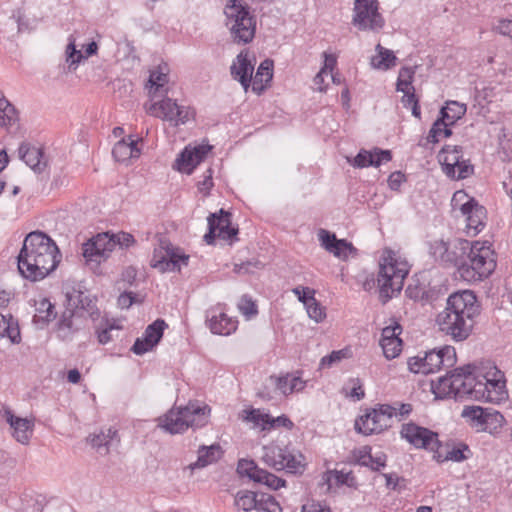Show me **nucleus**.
Listing matches in <instances>:
<instances>
[{
    "mask_svg": "<svg viewBox=\"0 0 512 512\" xmlns=\"http://www.w3.org/2000/svg\"><path fill=\"white\" fill-rule=\"evenodd\" d=\"M434 393L439 397L491 403L507 398L504 373L490 360L467 364L440 377Z\"/></svg>",
    "mask_w": 512,
    "mask_h": 512,
    "instance_id": "1",
    "label": "nucleus"
},
{
    "mask_svg": "<svg viewBox=\"0 0 512 512\" xmlns=\"http://www.w3.org/2000/svg\"><path fill=\"white\" fill-rule=\"evenodd\" d=\"M61 261L56 243L44 232H30L23 241L17 257L19 273L27 280H43Z\"/></svg>",
    "mask_w": 512,
    "mask_h": 512,
    "instance_id": "2",
    "label": "nucleus"
},
{
    "mask_svg": "<svg viewBox=\"0 0 512 512\" xmlns=\"http://www.w3.org/2000/svg\"><path fill=\"white\" fill-rule=\"evenodd\" d=\"M480 312V306L474 292L463 290L451 294L444 311L437 317L440 330L456 341H463L471 333L474 317Z\"/></svg>",
    "mask_w": 512,
    "mask_h": 512,
    "instance_id": "3",
    "label": "nucleus"
},
{
    "mask_svg": "<svg viewBox=\"0 0 512 512\" xmlns=\"http://www.w3.org/2000/svg\"><path fill=\"white\" fill-rule=\"evenodd\" d=\"M99 316L95 300L85 292L74 290L67 294V305L56 324V335L62 341H72L86 328L88 318L96 321Z\"/></svg>",
    "mask_w": 512,
    "mask_h": 512,
    "instance_id": "4",
    "label": "nucleus"
},
{
    "mask_svg": "<svg viewBox=\"0 0 512 512\" xmlns=\"http://www.w3.org/2000/svg\"><path fill=\"white\" fill-rule=\"evenodd\" d=\"M466 257L458 268L460 277L471 283L488 278L496 269V253L488 241H465Z\"/></svg>",
    "mask_w": 512,
    "mask_h": 512,
    "instance_id": "5",
    "label": "nucleus"
},
{
    "mask_svg": "<svg viewBox=\"0 0 512 512\" xmlns=\"http://www.w3.org/2000/svg\"><path fill=\"white\" fill-rule=\"evenodd\" d=\"M209 413V406L189 402L184 407H173L160 416L157 419L158 427L170 434H181L190 427L197 429L205 426Z\"/></svg>",
    "mask_w": 512,
    "mask_h": 512,
    "instance_id": "6",
    "label": "nucleus"
},
{
    "mask_svg": "<svg viewBox=\"0 0 512 512\" xmlns=\"http://www.w3.org/2000/svg\"><path fill=\"white\" fill-rule=\"evenodd\" d=\"M409 270L410 265L405 259L398 257L391 250L385 252L377 276L379 298L383 304L400 293Z\"/></svg>",
    "mask_w": 512,
    "mask_h": 512,
    "instance_id": "7",
    "label": "nucleus"
},
{
    "mask_svg": "<svg viewBox=\"0 0 512 512\" xmlns=\"http://www.w3.org/2000/svg\"><path fill=\"white\" fill-rule=\"evenodd\" d=\"M226 26L237 44L250 43L256 31V19L250 7L240 0H229L224 8Z\"/></svg>",
    "mask_w": 512,
    "mask_h": 512,
    "instance_id": "8",
    "label": "nucleus"
},
{
    "mask_svg": "<svg viewBox=\"0 0 512 512\" xmlns=\"http://www.w3.org/2000/svg\"><path fill=\"white\" fill-rule=\"evenodd\" d=\"M456 362V351L452 346H443L408 359V369L415 374H431L441 368H450Z\"/></svg>",
    "mask_w": 512,
    "mask_h": 512,
    "instance_id": "9",
    "label": "nucleus"
},
{
    "mask_svg": "<svg viewBox=\"0 0 512 512\" xmlns=\"http://www.w3.org/2000/svg\"><path fill=\"white\" fill-rule=\"evenodd\" d=\"M261 459L267 466L291 474H302L306 467L305 457L300 452L277 445L263 447Z\"/></svg>",
    "mask_w": 512,
    "mask_h": 512,
    "instance_id": "10",
    "label": "nucleus"
},
{
    "mask_svg": "<svg viewBox=\"0 0 512 512\" xmlns=\"http://www.w3.org/2000/svg\"><path fill=\"white\" fill-rule=\"evenodd\" d=\"M352 23L359 30L379 31L385 20L379 13L377 0H355Z\"/></svg>",
    "mask_w": 512,
    "mask_h": 512,
    "instance_id": "11",
    "label": "nucleus"
},
{
    "mask_svg": "<svg viewBox=\"0 0 512 512\" xmlns=\"http://www.w3.org/2000/svg\"><path fill=\"white\" fill-rule=\"evenodd\" d=\"M189 256L180 248L172 246L165 240L160 241V248L155 249L151 265L161 272L180 271L182 266H187Z\"/></svg>",
    "mask_w": 512,
    "mask_h": 512,
    "instance_id": "12",
    "label": "nucleus"
},
{
    "mask_svg": "<svg viewBox=\"0 0 512 512\" xmlns=\"http://www.w3.org/2000/svg\"><path fill=\"white\" fill-rule=\"evenodd\" d=\"M114 250L115 242L109 232L99 233L82 245V255L87 264L95 266L106 261Z\"/></svg>",
    "mask_w": 512,
    "mask_h": 512,
    "instance_id": "13",
    "label": "nucleus"
},
{
    "mask_svg": "<svg viewBox=\"0 0 512 512\" xmlns=\"http://www.w3.org/2000/svg\"><path fill=\"white\" fill-rule=\"evenodd\" d=\"M400 435L417 449L435 450L439 448L438 434L432 430L419 426L414 422L405 423L401 427Z\"/></svg>",
    "mask_w": 512,
    "mask_h": 512,
    "instance_id": "14",
    "label": "nucleus"
},
{
    "mask_svg": "<svg viewBox=\"0 0 512 512\" xmlns=\"http://www.w3.org/2000/svg\"><path fill=\"white\" fill-rule=\"evenodd\" d=\"M0 415L9 424L12 437L22 445H28L34 431V419L14 415L12 410L0 402Z\"/></svg>",
    "mask_w": 512,
    "mask_h": 512,
    "instance_id": "15",
    "label": "nucleus"
},
{
    "mask_svg": "<svg viewBox=\"0 0 512 512\" xmlns=\"http://www.w3.org/2000/svg\"><path fill=\"white\" fill-rule=\"evenodd\" d=\"M149 112L163 120L174 122L175 125L186 123L192 115L188 107L178 105L171 98L151 104Z\"/></svg>",
    "mask_w": 512,
    "mask_h": 512,
    "instance_id": "16",
    "label": "nucleus"
},
{
    "mask_svg": "<svg viewBox=\"0 0 512 512\" xmlns=\"http://www.w3.org/2000/svg\"><path fill=\"white\" fill-rule=\"evenodd\" d=\"M167 324L162 319L155 320L152 324L148 325L143 336L137 338L131 350L136 355H143L155 347L163 336L164 329Z\"/></svg>",
    "mask_w": 512,
    "mask_h": 512,
    "instance_id": "17",
    "label": "nucleus"
},
{
    "mask_svg": "<svg viewBox=\"0 0 512 512\" xmlns=\"http://www.w3.org/2000/svg\"><path fill=\"white\" fill-rule=\"evenodd\" d=\"M19 158L35 173L42 174L47 168V159L43 149L28 141H23L18 147Z\"/></svg>",
    "mask_w": 512,
    "mask_h": 512,
    "instance_id": "18",
    "label": "nucleus"
},
{
    "mask_svg": "<svg viewBox=\"0 0 512 512\" xmlns=\"http://www.w3.org/2000/svg\"><path fill=\"white\" fill-rule=\"evenodd\" d=\"M461 213L466 217L467 232L478 234L485 226L486 209L474 198L468 199L460 207Z\"/></svg>",
    "mask_w": 512,
    "mask_h": 512,
    "instance_id": "19",
    "label": "nucleus"
},
{
    "mask_svg": "<svg viewBox=\"0 0 512 512\" xmlns=\"http://www.w3.org/2000/svg\"><path fill=\"white\" fill-rule=\"evenodd\" d=\"M212 146L202 144L194 148L186 147L176 159V166L180 172L192 173L194 168L206 157Z\"/></svg>",
    "mask_w": 512,
    "mask_h": 512,
    "instance_id": "20",
    "label": "nucleus"
},
{
    "mask_svg": "<svg viewBox=\"0 0 512 512\" xmlns=\"http://www.w3.org/2000/svg\"><path fill=\"white\" fill-rule=\"evenodd\" d=\"M318 238L321 246L337 258L346 260L349 254L355 251L352 243L345 239H337L336 235L328 230L320 229L318 232Z\"/></svg>",
    "mask_w": 512,
    "mask_h": 512,
    "instance_id": "21",
    "label": "nucleus"
},
{
    "mask_svg": "<svg viewBox=\"0 0 512 512\" xmlns=\"http://www.w3.org/2000/svg\"><path fill=\"white\" fill-rule=\"evenodd\" d=\"M208 326L212 333L218 335H230L235 332L238 326V321L235 318L229 317L223 311L213 308L207 314Z\"/></svg>",
    "mask_w": 512,
    "mask_h": 512,
    "instance_id": "22",
    "label": "nucleus"
},
{
    "mask_svg": "<svg viewBox=\"0 0 512 512\" xmlns=\"http://www.w3.org/2000/svg\"><path fill=\"white\" fill-rule=\"evenodd\" d=\"M20 126V112L0 90V129L12 131Z\"/></svg>",
    "mask_w": 512,
    "mask_h": 512,
    "instance_id": "23",
    "label": "nucleus"
},
{
    "mask_svg": "<svg viewBox=\"0 0 512 512\" xmlns=\"http://www.w3.org/2000/svg\"><path fill=\"white\" fill-rule=\"evenodd\" d=\"M253 70L254 65L249 60L248 54L243 52L236 57L230 67L232 78L239 81L245 91L250 87Z\"/></svg>",
    "mask_w": 512,
    "mask_h": 512,
    "instance_id": "24",
    "label": "nucleus"
},
{
    "mask_svg": "<svg viewBox=\"0 0 512 512\" xmlns=\"http://www.w3.org/2000/svg\"><path fill=\"white\" fill-rule=\"evenodd\" d=\"M392 159L390 150H382L375 148L373 151L361 149L354 157L352 165L357 168H364L369 166L378 167L382 163L389 162Z\"/></svg>",
    "mask_w": 512,
    "mask_h": 512,
    "instance_id": "25",
    "label": "nucleus"
},
{
    "mask_svg": "<svg viewBox=\"0 0 512 512\" xmlns=\"http://www.w3.org/2000/svg\"><path fill=\"white\" fill-rule=\"evenodd\" d=\"M390 424L383 421L377 412L372 409L360 416L355 422V429L363 435H371L380 433L386 429Z\"/></svg>",
    "mask_w": 512,
    "mask_h": 512,
    "instance_id": "26",
    "label": "nucleus"
},
{
    "mask_svg": "<svg viewBox=\"0 0 512 512\" xmlns=\"http://www.w3.org/2000/svg\"><path fill=\"white\" fill-rule=\"evenodd\" d=\"M230 218L231 214L221 209L219 213L210 214L208 217V225L213 222L218 237L224 240H229L238 233V229L231 226Z\"/></svg>",
    "mask_w": 512,
    "mask_h": 512,
    "instance_id": "27",
    "label": "nucleus"
},
{
    "mask_svg": "<svg viewBox=\"0 0 512 512\" xmlns=\"http://www.w3.org/2000/svg\"><path fill=\"white\" fill-rule=\"evenodd\" d=\"M197 454V460L188 465V469L191 471L207 467L208 465L217 462L221 458L223 451L221 446L215 443L210 446H200L198 448Z\"/></svg>",
    "mask_w": 512,
    "mask_h": 512,
    "instance_id": "28",
    "label": "nucleus"
},
{
    "mask_svg": "<svg viewBox=\"0 0 512 512\" xmlns=\"http://www.w3.org/2000/svg\"><path fill=\"white\" fill-rule=\"evenodd\" d=\"M355 461L365 467H369L374 471H378L381 468L385 467L387 456L382 451L371 454V448L369 446H364L356 451H354Z\"/></svg>",
    "mask_w": 512,
    "mask_h": 512,
    "instance_id": "29",
    "label": "nucleus"
},
{
    "mask_svg": "<svg viewBox=\"0 0 512 512\" xmlns=\"http://www.w3.org/2000/svg\"><path fill=\"white\" fill-rule=\"evenodd\" d=\"M463 157L461 146L446 145L439 153V161L442 164L443 171L448 177H454L456 164Z\"/></svg>",
    "mask_w": 512,
    "mask_h": 512,
    "instance_id": "30",
    "label": "nucleus"
},
{
    "mask_svg": "<svg viewBox=\"0 0 512 512\" xmlns=\"http://www.w3.org/2000/svg\"><path fill=\"white\" fill-rule=\"evenodd\" d=\"M272 77L273 61L270 59H265L260 63L253 78V91L260 94L266 88V85L272 80Z\"/></svg>",
    "mask_w": 512,
    "mask_h": 512,
    "instance_id": "31",
    "label": "nucleus"
},
{
    "mask_svg": "<svg viewBox=\"0 0 512 512\" xmlns=\"http://www.w3.org/2000/svg\"><path fill=\"white\" fill-rule=\"evenodd\" d=\"M113 157L118 162H124L131 158H136L140 155V150L137 147V141L129 139V141L122 139L118 141L113 150Z\"/></svg>",
    "mask_w": 512,
    "mask_h": 512,
    "instance_id": "32",
    "label": "nucleus"
},
{
    "mask_svg": "<svg viewBox=\"0 0 512 512\" xmlns=\"http://www.w3.org/2000/svg\"><path fill=\"white\" fill-rule=\"evenodd\" d=\"M465 241L466 240H457L453 243L449 242L441 264L457 266V268H459V265L464 260L467 253V248L464 247L463 244Z\"/></svg>",
    "mask_w": 512,
    "mask_h": 512,
    "instance_id": "33",
    "label": "nucleus"
},
{
    "mask_svg": "<svg viewBox=\"0 0 512 512\" xmlns=\"http://www.w3.org/2000/svg\"><path fill=\"white\" fill-rule=\"evenodd\" d=\"M116 437L117 430L109 427L105 431H101L99 434L93 435L90 438V442L101 455H106L108 454L110 446Z\"/></svg>",
    "mask_w": 512,
    "mask_h": 512,
    "instance_id": "34",
    "label": "nucleus"
},
{
    "mask_svg": "<svg viewBox=\"0 0 512 512\" xmlns=\"http://www.w3.org/2000/svg\"><path fill=\"white\" fill-rule=\"evenodd\" d=\"M377 55L371 58V65L376 69L388 70L396 65V56L392 50L382 47L380 44L375 48Z\"/></svg>",
    "mask_w": 512,
    "mask_h": 512,
    "instance_id": "35",
    "label": "nucleus"
},
{
    "mask_svg": "<svg viewBox=\"0 0 512 512\" xmlns=\"http://www.w3.org/2000/svg\"><path fill=\"white\" fill-rule=\"evenodd\" d=\"M467 111V106L458 101H447L441 108L440 115L447 121L448 125H454Z\"/></svg>",
    "mask_w": 512,
    "mask_h": 512,
    "instance_id": "36",
    "label": "nucleus"
},
{
    "mask_svg": "<svg viewBox=\"0 0 512 512\" xmlns=\"http://www.w3.org/2000/svg\"><path fill=\"white\" fill-rule=\"evenodd\" d=\"M302 303L305 305L309 317L316 322H320L325 318L323 307L317 302L314 297V291L310 288L303 290Z\"/></svg>",
    "mask_w": 512,
    "mask_h": 512,
    "instance_id": "37",
    "label": "nucleus"
},
{
    "mask_svg": "<svg viewBox=\"0 0 512 512\" xmlns=\"http://www.w3.org/2000/svg\"><path fill=\"white\" fill-rule=\"evenodd\" d=\"M306 382L300 376L287 374L286 376L278 377L276 379V387L283 394H291L293 392L302 391L305 388Z\"/></svg>",
    "mask_w": 512,
    "mask_h": 512,
    "instance_id": "38",
    "label": "nucleus"
},
{
    "mask_svg": "<svg viewBox=\"0 0 512 512\" xmlns=\"http://www.w3.org/2000/svg\"><path fill=\"white\" fill-rule=\"evenodd\" d=\"M489 410L490 408H482L480 406H466L461 415L469 421L473 428L481 431Z\"/></svg>",
    "mask_w": 512,
    "mask_h": 512,
    "instance_id": "39",
    "label": "nucleus"
},
{
    "mask_svg": "<svg viewBox=\"0 0 512 512\" xmlns=\"http://www.w3.org/2000/svg\"><path fill=\"white\" fill-rule=\"evenodd\" d=\"M85 59L81 50L76 47V38L73 34L68 37V44L65 49V61L69 71H76L79 64Z\"/></svg>",
    "mask_w": 512,
    "mask_h": 512,
    "instance_id": "40",
    "label": "nucleus"
},
{
    "mask_svg": "<svg viewBox=\"0 0 512 512\" xmlns=\"http://www.w3.org/2000/svg\"><path fill=\"white\" fill-rule=\"evenodd\" d=\"M5 337L9 338L12 343H19L21 340L17 322L11 316L7 318L0 314V338Z\"/></svg>",
    "mask_w": 512,
    "mask_h": 512,
    "instance_id": "41",
    "label": "nucleus"
},
{
    "mask_svg": "<svg viewBox=\"0 0 512 512\" xmlns=\"http://www.w3.org/2000/svg\"><path fill=\"white\" fill-rule=\"evenodd\" d=\"M54 305L48 299H42L36 307V314L34 315V323L41 325V327L48 324L56 317Z\"/></svg>",
    "mask_w": 512,
    "mask_h": 512,
    "instance_id": "42",
    "label": "nucleus"
},
{
    "mask_svg": "<svg viewBox=\"0 0 512 512\" xmlns=\"http://www.w3.org/2000/svg\"><path fill=\"white\" fill-rule=\"evenodd\" d=\"M258 493L249 490H240L235 495V506L245 512L256 510Z\"/></svg>",
    "mask_w": 512,
    "mask_h": 512,
    "instance_id": "43",
    "label": "nucleus"
},
{
    "mask_svg": "<svg viewBox=\"0 0 512 512\" xmlns=\"http://www.w3.org/2000/svg\"><path fill=\"white\" fill-rule=\"evenodd\" d=\"M465 452H470L469 447L464 443H458L457 445L452 446L446 453V455L442 458L440 454L435 456L438 462L444 461H454L461 462L468 458Z\"/></svg>",
    "mask_w": 512,
    "mask_h": 512,
    "instance_id": "44",
    "label": "nucleus"
},
{
    "mask_svg": "<svg viewBox=\"0 0 512 512\" xmlns=\"http://www.w3.org/2000/svg\"><path fill=\"white\" fill-rule=\"evenodd\" d=\"M243 420L252 422L255 426L261 427L262 430L268 429L269 414L262 413L259 409L243 410Z\"/></svg>",
    "mask_w": 512,
    "mask_h": 512,
    "instance_id": "45",
    "label": "nucleus"
},
{
    "mask_svg": "<svg viewBox=\"0 0 512 512\" xmlns=\"http://www.w3.org/2000/svg\"><path fill=\"white\" fill-rule=\"evenodd\" d=\"M167 68L159 66L156 70L150 72L148 83L150 84V92L161 90L168 83Z\"/></svg>",
    "mask_w": 512,
    "mask_h": 512,
    "instance_id": "46",
    "label": "nucleus"
},
{
    "mask_svg": "<svg viewBox=\"0 0 512 512\" xmlns=\"http://www.w3.org/2000/svg\"><path fill=\"white\" fill-rule=\"evenodd\" d=\"M258 512H281V507L276 499L266 493H258L257 508Z\"/></svg>",
    "mask_w": 512,
    "mask_h": 512,
    "instance_id": "47",
    "label": "nucleus"
},
{
    "mask_svg": "<svg viewBox=\"0 0 512 512\" xmlns=\"http://www.w3.org/2000/svg\"><path fill=\"white\" fill-rule=\"evenodd\" d=\"M403 92V97L401 102L403 106L407 109H411L412 115L418 119L421 117V110L419 106V100L415 95V89H404L400 90Z\"/></svg>",
    "mask_w": 512,
    "mask_h": 512,
    "instance_id": "48",
    "label": "nucleus"
},
{
    "mask_svg": "<svg viewBox=\"0 0 512 512\" xmlns=\"http://www.w3.org/2000/svg\"><path fill=\"white\" fill-rule=\"evenodd\" d=\"M256 482L266 485L267 487L277 490L280 487H284L286 481L282 478L277 477L276 475L262 469L258 471L256 476Z\"/></svg>",
    "mask_w": 512,
    "mask_h": 512,
    "instance_id": "49",
    "label": "nucleus"
},
{
    "mask_svg": "<svg viewBox=\"0 0 512 512\" xmlns=\"http://www.w3.org/2000/svg\"><path fill=\"white\" fill-rule=\"evenodd\" d=\"M504 417L496 410L490 409L485 418L483 428L481 431L495 433L503 424Z\"/></svg>",
    "mask_w": 512,
    "mask_h": 512,
    "instance_id": "50",
    "label": "nucleus"
},
{
    "mask_svg": "<svg viewBox=\"0 0 512 512\" xmlns=\"http://www.w3.org/2000/svg\"><path fill=\"white\" fill-rule=\"evenodd\" d=\"M261 470L262 469L259 468L253 460L241 459L237 465V472L241 476H246L254 482H256L258 471Z\"/></svg>",
    "mask_w": 512,
    "mask_h": 512,
    "instance_id": "51",
    "label": "nucleus"
},
{
    "mask_svg": "<svg viewBox=\"0 0 512 512\" xmlns=\"http://www.w3.org/2000/svg\"><path fill=\"white\" fill-rule=\"evenodd\" d=\"M384 356L391 360L399 356L402 350V340L400 338H394L388 341H380Z\"/></svg>",
    "mask_w": 512,
    "mask_h": 512,
    "instance_id": "52",
    "label": "nucleus"
},
{
    "mask_svg": "<svg viewBox=\"0 0 512 512\" xmlns=\"http://www.w3.org/2000/svg\"><path fill=\"white\" fill-rule=\"evenodd\" d=\"M97 338L100 344H107L112 340L111 331L116 328L114 324H110L107 319H102L101 323L95 326Z\"/></svg>",
    "mask_w": 512,
    "mask_h": 512,
    "instance_id": "53",
    "label": "nucleus"
},
{
    "mask_svg": "<svg viewBox=\"0 0 512 512\" xmlns=\"http://www.w3.org/2000/svg\"><path fill=\"white\" fill-rule=\"evenodd\" d=\"M414 73H415V71L411 67L401 68L399 71L398 79H397V90H404V89L414 90V87L412 86Z\"/></svg>",
    "mask_w": 512,
    "mask_h": 512,
    "instance_id": "54",
    "label": "nucleus"
},
{
    "mask_svg": "<svg viewBox=\"0 0 512 512\" xmlns=\"http://www.w3.org/2000/svg\"><path fill=\"white\" fill-rule=\"evenodd\" d=\"M323 479L329 485L332 480H334L337 485H349V480H353L354 478L351 476V473L335 470L326 472Z\"/></svg>",
    "mask_w": 512,
    "mask_h": 512,
    "instance_id": "55",
    "label": "nucleus"
},
{
    "mask_svg": "<svg viewBox=\"0 0 512 512\" xmlns=\"http://www.w3.org/2000/svg\"><path fill=\"white\" fill-rule=\"evenodd\" d=\"M473 166L470 164L469 161L463 160V157L459 160V163L456 164L454 177H451L452 179H465L473 174Z\"/></svg>",
    "mask_w": 512,
    "mask_h": 512,
    "instance_id": "56",
    "label": "nucleus"
},
{
    "mask_svg": "<svg viewBox=\"0 0 512 512\" xmlns=\"http://www.w3.org/2000/svg\"><path fill=\"white\" fill-rule=\"evenodd\" d=\"M445 123H447V121L440 115V117L433 123L428 133V142L435 144L439 141V137L442 134Z\"/></svg>",
    "mask_w": 512,
    "mask_h": 512,
    "instance_id": "57",
    "label": "nucleus"
},
{
    "mask_svg": "<svg viewBox=\"0 0 512 512\" xmlns=\"http://www.w3.org/2000/svg\"><path fill=\"white\" fill-rule=\"evenodd\" d=\"M448 243L443 240H437L430 244V254L437 262L442 263Z\"/></svg>",
    "mask_w": 512,
    "mask_h": 512,
    "instance_id": "58",
    "label": "nucleus"
},
{
    "mask_svg": "<svg viewBox=\"0 0 512 512\" xmlns=\"http://www.w3.org/2000/svg\"><path fill=\"white\" fill-rule=\"evenodd\" d=\"M238 308L242 312V314L247 317L254 316L258 312L255 303L252 301L250 297L246 295L242 296L238 304Z\"/></svg>",
    "mask_w": 512,
    "mask_h": 512,
    "instance_id": "59",
    "label": "nucleus"
},
{
    "mask_svg": "<svg viewBox=\"0 0 512 512\" xmlns=\"http://www.w3.org/2000/svg\"><path fill=\"white\" fill-rule=\"evenodd\" d=\"M110 237L115 242V248L119 246L120 248H128L134 243V237L126 232H120L118 234H110Z\"/></svg>",
    "mask_w": 512,
    "mask_h": 512,
    "instance_id": "60",
    "label": "nucleus"
},
{
    "mask_svg": "<svg viewBox=\"0 0 512 512\" xmlns=\"http://www.w3.org/2000/svg\"><path fill=\"white\" fill-rule=\"evenodd\" d=\"M401 333L402 327L397 322H394V325H389L382 329L380 341H388L394 338H400L399 336Z\"/></svg>",
    "mask_w": 512,
    "mask_h": 512,
    "instance_id": "61",
    "label": "nucleus"
},
{
    "mask_svg": "<svg viewBox=\"0 0 512 512\" xmlns=\"http://www.w3.org/2000/svg\"><path fill=\"white\" fill-rule=\"evenodd\" d=\"M374 410L377 412L379 417L383 421H387V423H389L390 419L393 416H397V407L396 406L384 404V405H380L378 408H375Z\"/></svg>",
    "mask_w": 512,
    "mask_h": 512,
    "instance_id": "62",
    "label": "nucleus"
},
{
    "mask_svg": "<svg viewBox=\"0 0 512 512\" xmlns=\"http://www.w3.org/2000/svg\"><path fill=\"white\" fill-rule=\"evenodd\" d=\"M293 426H294L293 422L285 415H281L276 418L269 415V423H268L267 430H270L274 427H285L287 429H292Z\"/></svg>",
    "mask_w": 512,
    "mask_h": 512,
    "instance_id": "63",
    "label": "nucleus"
},
{
    "mask_svg": "<svg viewBox=\"0 0 512 512\" xmlns=\"http://www.w3.org/2000/svg\"><path fill=\"white\" fill-rule=\"evenodd\" d=\"M495 29L504 36L512 38V18L511 19H500Z\"/></svg>",
    "mask_w": 512,
    "mask_h": 512,
    "instance_id": "64",
    "label": "nucleus"
}]
</instances>
